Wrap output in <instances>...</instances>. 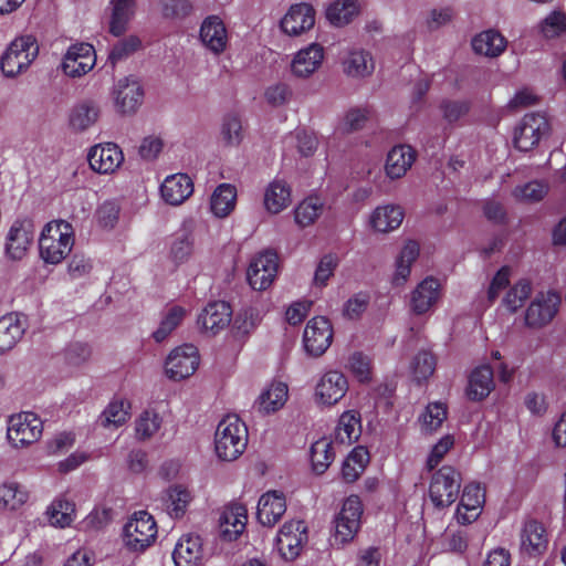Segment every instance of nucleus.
I'll list each match as a JSON object with an SVG mask.
<instances>
[{"instance_id":"obj_22","label":"nucleus","mask_w":566,"mask_h":566,"mask_svg":"<svg viewBox=\"0 0 566 566\" xmlns=\"http://www.w3.org/2000/svg\"><path fill=\"white\" fill-rule=\"evenodd\" d=\"M201 44L212 54H222L229 44V33L223 20L216 14L203 19L199 30Z\"/></svg>"},{"instance_id":"obj_34","label":"nucleus","mask_w":566,"mask_h":566,"mask_svg":"<svg viewBox=\"0 0 566 566\" xmlns=\"http://www.w3.org/2000/svg\"><path fill=\"white\" fill-rule=\"evenodd\" d=\"M195 222L191 219L185 220L179 231L175 234L169 250L171 260L181 264L189 260L193 251Z\"/></svg>"},{"instance_id":"obj_12","label":"nucleus","mask_w":566,"mask_h":566,"mask_svg":"<svg viewBox=\"0 0 566 566\" xmlns=\"http://www.w3.org/2000/svg\"><path fill=\"white\" fill-rule=\"evenodd\" d=\"M347 377L338 370H327L317 380L314 388V401L319 407H333L347 394Z\"/></svg>"},{"instance_id":"obj_42","label":"nucleus","mask_w":566,"mask_h":566,"mask_svg":"<svg viewBox=\"0 0 566 566\" xmlns=\"http://www.w3.org/2000/svg\"><path fill=\"white\" fill-rule=\"evenodd\" d=\"M262 322L261 311L256 307L249 306L240 310L231 325V333L238 340H247L258 328Z\"/></svg>"},{"instance_id":"obj_17","label":"nucleus","mask_w":566,"mask_h":566,"mask_svg":"<svg viewBox=\"0 0 566 566\" xmlns=\"http://www.w3.org/2000/svg\"><path fill=\"white\" fill-rule=\"evenodd\" d=\"M325 49L322 44L313 42L297 50L291 60V74L297 80L312 77L323 65Z\"/></svg>"},{"instance_id":"obj_56","label":"nucleus","mask_w":566,"mask_h":566,"mask_svg":"<svg viewBox=\"0 0 566 566\" xmlns=\"http://www.w3.org/2000/svg\"><path fill=\"white\" fill-rule=\"evenodd\" d=\"M221 142L227 147H238L243 140L241 119L234 114L223 117L220 128Z\"/></svg>"},{"instance_id":"obj_49","label":"nucleus","mask_w":566,"mask_h":566,"mask_svg":"<svg viewBox=\"0 0 566 566\" xmlns=\"http://www.w3.org/2000/svg\"><path fill=\"white\" fill-rule=\"evenodd\" d=\"M130 403L124 399L112 400L98 417V423L106 429L118 428L129 418Z\"/></svg>"},{"instance_id":"obj_21","label":"nucleus","mask_w":566,"mask_h":566,"mask_svg":"<svg viewBox=\"0 0 566 566\" xmlns=\"http://www.w3.org/2000/svg\"><path fill=\"white\" fill-rule=\"evenodd\" d=\"M440 297L441 284L439 280L428 276L410 292L409 310L415 315H424L433 310Z\"/></svg>"},{"instance_id":"obj_10","label":"nucleus","mask_w":566,"mask_h":566,"mask_svg":"<svg viewBox=\"0 0 566 566\" xmlns=\"http://www.w3.org/2000/svg\"><path fill=\"white\" fill-rule=\"evenodd\" d=\"M316 21V11L308 2L291 4L280 19V31L289 38H300L310 32Z\"/></svg>"},{"instance_id":"obj_38","label":"nucleus","mask_w":566,"mask_h":566,"mask_svg":"<svg viewBox=\"0 0 566 566\" xmlns=\"http://www.w3.org/2000/svg\"><path fill=\"white\" fill-rule=\"evenodd\" d=\"M109 11V32L113 35H122L135 15V0H111Z\"/></svg>"},{"instance_id":"obj_41","label":"nucleus","mask_w":566,"mask_h":566,"mask_svg":"<svg viewBox=\"0 0 566 566\" xmlns=\"http://www.w3.org/2000/svg\"><path fill=\"white\" fill-rule=\"evenodd\" d=\"M493 389V370L489 365H482L472 370L467 389V395L471 400H483Z\"/></svg>"},{"instance_id":"obj_19","label":"nucleus","mask_w":566,"mask_h":566,"mask_svg":"<svg viewBox=\"0 0 566 566\" xmlns=\"http://www.w3.org/2000/svg\"><path fill=\"white\" fill-rule=\"evenodd\" d=\"M90 168L99 175L115 174L124 163V153L115 143L94 145L87 153Z\"/></svg>"},{"instance_id":"obj_13","label":"nucleus","mask_w":566,"mask_h":566,"mask_svg":"<svg viewBox=\"0 0 566 566\" xmlns=\"http://www.w3.org/2000/svg\"><path fill=\"white\" fill-rule=\"evenodd\" d=\"M548 130L549 124L544 115L526 114L514 130V145L521 151H528L538 145Z\"/></svg>"},{"instance_id":"obj_57","label":"nucleus","mask_w":566,"mask_h":566,"mask_svg":"<svg viewBox=\"0 0 566 566\" xmlns=\"http://www.w3.org/2000/svg\"><path fill=\"white\" fill-rule=\"evenodd\" d=\"M447 407L442 402H431L427 406L420 416L421 430L426 433H432L438 430L447 419Z\"/></svg>"},{"instance_id":"obj_2","label":"nucleus","mask_w":566,"mask_h":566,"mask_svg":"<svg viewBox=\"0 0 566 566\" xmlns=\"http://www.w3.org/2000/svg\"><path fill=\"white\" fill-rule=\"evenodd\" d=\"M248 446V428L237 415H228L214 432V451L222 461H234Z\"/></svg>"},{"instance_id":"obj_35","label":"nucleus","mask_w":566,"mask_h":566,"mask_svg":"<svg viewBox=\"0 0 566 566\" xmlns=\"http://www.w3.org/2000/svg\"><path fill=\"white\" fill-rule=\"evenodd\" d=\"M25 332L24 318L10 313L0 317V354L11 350L22 338Z\"/></svg>"},{"instance_id":"obj_32","label":"nucleus","mask_w":566,"mask_h":566,"mask_svg":"<svg viewBox=\"0 0 566 566\" xmlns=\"http://www.w3.org/2000/svg\"><path fill=\"white\" fill-rule=\"evenodd\" d=\"M344 73L352 78L369 77L375 71V61L369 51L352 49L342 61Z\"/></svg>"},{"instance_id":"obj_24","label":"nucleus","mask_w":566,"mask_h":566,"mask_svg":"<svg viewBox=\"0 0 566 566\" xmlns=\"http://www.w3.org/2000/svg\"><path fill=\"white\" fill-rule=\"evenodd\" d=\"M484 497V492L479 484L465 485L454 514L458 523L465 525L474 522L481 514Z\"/></svg>"},{"instance_id":"obj_14","label":"nucleus","mask_w":566,"mask_h":566,"mask_svg":"<svg viewBox=\"0 0 566 566\" xmlns=\"http://www.w3.org/2000/svg\"><path fill=\"white\" fill-rule=\"evenodd\" d=\"M144 95L143 85L135 76L119 78L112 90L114 106L123 115L136 113L143 104Z\"/></svg>"},{"instance_id":"obj_36","label":"nucleus","mask_w":566,"mask_h":566,"mask_svg":"<svg viewBox=\"0 0 566 566\" xmlns=\"http://www.w3.org/2000/svg\"><path fill=\"white\" fill-rule=\"evenodd\" d=\"M420 248L416 241H407L395 260V271L391 282L395 286H402L411 274L412 264L419 256Z\"/></svg>"},{"instance_id":"obj_23","label":"nucleus","mask_w":566,"mask_h":566,"mask_svg":"<svg viewBox=\"0 0 566 566\" xmlns=\"http://www.w3.org/2000/svg\"><path fill=\"white\" fill-rule=\"evenodd\" d=\"M232 310L224 301L209 303L198 316V325L202 331L216 335L229 326Z\"/></svg>"},{"instance_id":"obj_16","label":"nucleus","mask_w":566,"mask_h":566,"mask_svg":"<svg viewBox=\"0 0 566 566\" xmlns=\"http://www.w3.org/2000/svg\"><path fill=\"white\" fill-rule=\"evenodd\" d=\"M277 255L272 251H264L255 255L248 268L247 279L255 291L269 289L277 274Z\"/></svg>"},{"instance_id":"obj_46","label":"nucleus","mask_w":566,"mask_h":566,"mask_svg":"<svg viewBox=\"0 0 566 566\" xmlns=\"http://www.w3.org/2000/svg\"><path fill=\"white\" fill-rule=\"evenodd\" d=\"M358 13L357 0H334L327 6L325 17L332 25L340 28L350 23Z\"/></svg>"},{"instance_id":"obj_60","label":"nucleus","mask_w":566,"mask_h":566,"mask_svg":"<svg viewBox=\"0 0 566 566\" xmlns=\"http://www.w3.org/2000/svg\"><path fill=\"white\" fill-rule=\"evenodd\" d=\"M531 293V283L527 280H520L507 291L503 298V304L509 311L516 312L523 306Z\"/></svg>"},{"instance_id":"obj_55","label":"nucleus","mask_w":566,"mask_h":566,"mask_svg":"<svg viewBox=\"0 0 566 566\" xmlns=\"http://www.w3.org/2000/svg\"><path fill=\"white\" fill-rule=\"evenodd\" d=\"M537 31L547 40L562 36L566 33V12L560 9L552 10L539 21Z\"/></svg>"},{"instance_id":"obj_15","label":"nucleus","mask_w":566,"mask_h":566,"mask_svg":"<svg viewBox=\"0 0 566 566\" xmlns=\"http://www.w3.org/2000/svg\"><path fill=\"white\" fill-rule=\"evenodd\" d=\"M560 296L554 291H543L535 295L525 312V324L531 328H542L549 324L558 312Z\"/></svg>"},{"instance_id":"obj_52","label":"nucleus","mask_w":566,"mask_h":566,"mask_svg":"<svg viewBox=\"0 0 566 566\" xmlns=\"http://www.w3.org/2000/svg\"><path fill=\"white\" fill-rule=\"evenodd\" d=\"M324 202L316 196H311L301 201L294 209V220L301 228L313 224L323 213Z\"/></svg>"},{"instance_id":"obj_39","label":"nucleus","mask_w":566,"mask_h":566,"mask_svg":"<svg viewBox=\"0 0 566 566\" xmlns=\"http://www.w3.org/2000/svg\"><path fill=\"white\" fill-rule=\"evenodd\" d=\"M506 44L505 38L493 29L478 33L471 41L474 53L486 57L500 56L505 51Z\"/></svg>"},{"instance_id":"obj_6","label":"nucleus","mask_w":566,"mask_h":566,"mask_svg":"<svg viewBox=\"0 0 566 566\" xmlns=\"http://www.w3.org/2000/svg\"><path fill=\"white\" fill-rule=\"evenodd\" d=\"M461 474L453 467L443 465L433 473L429 486V497L438 509L449 507L460 493Z\"/></svg>"},{"instance_id":"obj_30","label":"nucleus","mask_w":566,"mask_h":566,"mask_svg":"<svg viewBox=\"0 0 566 566\" xmlns=\"http://www.w3.org/2000/svg\"><path fill=\"white\" fill-rule=\"evenodd\" d=\"M416 160V151L409 145H396L387 154L385 174L391 179L402 178Z\"/></svg>"},{"instance_id":"obj_40","label":"nucleus","mask_w":566,"mask_h":566,"mask_svg":"<svg viewBox=\"0 0 566 566\" xmlns=\"http://www.w3.org/2000/svg\"><path fill=\"white\" fill-rule=\"evenodd\" d=\"M237 188L231 184H220L211 193L210 211L219 219L227 218L237 206Z\"/></svg>"},{"instance_id":"obj_62","label":"nucleus","mask_w":566,"mask_h":566,"mask_svg":"<svg viewBox=\"0 0 566 566\" xmlns=\"http://www.w3.org/2000/svg\"><path fill=\"white\" fill-rule=\"evenodd\" d=\"M263 97L271 107H283L291 102L293 90L287 83L276 82L264 90Z\"/></svg>"},{"instance_id":"obj_18","label":"nucleus","mask_w":566,"mask_h":566,"mask_svg":"<svg viewBox=\"0 0 566 566\" xmlns=\"http://www.w3.org/2000/svg\"><path fill=\"white\" fill-rule=\"evenodd\" d=\"M96 64V53L88 43H76L65 52L61 69L69 77H81L91 72Z\"/></svg>"},{"instance_id":"obj_11","label":"nucleus","mask_w":566,"mask_h":566,"mask_svg":"<svg viewBox=\"0 0 566 566\" xmlns=\"http://www.w3.org/2000/svg\"><path fill=\"white\" fill-rule=\"evenodd\" d=\"M307 526L303 521L285 522L280 528L275 545L281 557L286 562L296 559L307 543Z\"/></svg>"},{"instance_id":"obj_3","label":"nucleus","mask_w":566,"mask_h":566,"mask_svg":"<svg viewBox=\"0 0 566 566\" xmlns=\"http://www.w3.org/2000/svg\"><path fill=\"white\" fill-rule=\"evenodd\" d=\"M39 53V45L32 35L15 38L1 57V70L4 76L15 77L27 71Z\"/></svg>"},{"instance_id":"obj_28","label":"nucleus","mask_w":566,"mask_h":566,"mask_svg":"<svg viewBox=\"0 0 566 566\" xmlns=\"http://www.w3.org/2000/svg\"><path fill=\"white\" fill-rule=\"evenodd\" d=\"M405 218L402 208L387 203L376 207L369 214L368 224L374 232L389 233L397 230Z\"/></svg>"},{"instance_id":"obj_58","label":"nucleus","mask_w":566,"mask_h":566,"mask_svg":"<svg viewBox=\"0 0 566 566\" xmlns=\"http://www.w3.org/2000/svg\"><path fill=\"white\" fill-rule=\"evenodd\" d=\"M436 358L427 350L419 352L410 363V371L416 381H426L436 370Z\"/></svg>"},{"instance_id":"obj_63","label":"nucleus","mask_w":566,"mask_h":566,"mask_svg":"<svg viewBox=\"0 0 566 566\" xmlns=\"http://www.w3.org/2000/svg\"><path fill=\"white\" fill-rule=\"evenodd\" d=\"M369 302L370 296L367 292H358L343 304L342 314L347 319L357 321L366 312Z\"/></svg>"},{"instance_id":"obj_43","label":"nucleus","mask_w":566,"mask_h":566,"mask_svg":"<svg viewBox=\"0 0 566 566\" xmlns=\"http://www.w3.org/2000/svg\"><path fill=\"white\" fill-rule=\"evenodd\" d=\"M361 433L360 416L355 410L344 411L334 431V441L340 444H352Z\"/></svg>"},{"instance_id":"obj_29","label":"nucleus","mask_w":566,"mask_h":566,"mask_svg":"<svg viewBox=\"0 0 566 566\" xmlns=\"http://www.w3.org/2000/svg\"><path fill=\"white\" fill-rule=\"evenodd\" d=\"M172 558L176 566H199L203 559V545L199 535L185 534L175 545Z\"/></svg>"},{"instance_id":"obj_27","label":"nucleus","mask_w":566,"mask_h":566,"mask_svg":"<svg viewBox=\"0 0 566 566\" xmlns=\"http://www.w3.org/2000/svg\"><path fill=\"white\" fill-rule=\"evenodd\" d=\"M193 192V182L186 174L167 176L160 185L163 200L170 206L184 203Z\"/></svg>"},{"instance_id":"obj_47","label":"nucleus","mask_w":566,"mask_h":566,"mask_svg":"<svg viewBox=\"0 0 566 566\" xmlns=\"http://www.w3.org/2000/svg\"><path fill=\"white\" fill-rule=\"evenodd\" d=\"M28 499V491L19 483L13 481L0 483V512L18 511Z\"/></svg>"},{"instance_id":"obj_59","label":"nucleus","mask_w":566,"mask_h":566,"mask_svg":"<svg viewBox=\"0 0 566 566\" xmlns=\"http://www.w3.org/2000/svg\"><path fill=\"white\" fill-rule=\"evenodd\" d=\"M370 116L367 107L349 108L338 123L337 129L344 134H349L361 129Z\"/></svg>"},{"instance_id":"obj_26","label":"nucleus","mask_w":566,"mask_h":566,"mask_svg":"<svg viewBox=\"0 0 566 566\" xmlns=\"http://www.w3.org/2000/svg\"><path fill=\"white\" fill-rule=\"evenodd\" d=\"M248 521L247 509L240 503L224 507L219 517L220 536L224 541L237 539L245 530Z\"/></svg>"},{"instance_id":"obj_51","label":"nucleus","mask_w":566,"mask_h":566,"mask_svg":"<svg viewBox=\"0 0 566 566\" xmlns=\"http://www.w3.org/2000/svg\"><path fill=\"white\" fill-rule=\"evenodd\" d=\"M163 424V417L155 409L142 411L135 419V436L139 441L150 440Z\"/></svg>"},{"instance_id":"obj_31","label":"nucleus","mask_w":566,"mask_h":566,"mask_svg":"<svg viewBox=\"0 0 566 566\" xmlns=\"http://www.w3.org/2000/svg\"><path fill=\"white\" fill-rule=\"evenodd\" d=\"M292 203L291 186L283 179H274L264 188L263 206L270 214H279Z\"/></svg>"},{"instance_id":"obj_48","label":"nucleus","mask_w":566,"mask_h":566,"mask_svg":"<svg viewBox=\"0 0 566 566\" xmlns=\"http://www.w3.org/2000/svg\"><path fill=\"white\" fill-rule=\"evenodd\" d=\"M46 515L53 526H70L75 518V505L64 495H60L48 506Z\"/></svg>"},{"instance_id":"obj_5","label":"nucleus","mask_w":566,"mask_h":566,"mask_svg":"<svg viewBox=\"0 0 566 566\" xmlns=\"http://www.w3.org/2000/svg\"><path fill=\"white\" fill-rule=\"evenodd\" d=\"M157 524L153 515L146 511L135 512L124 526L123 541L134 552H143L157 537Z\"/></svg>"},{"instance_id":"obj_53","label":"nucleus","mask_w":566,"mask_h":566,"mask_svg":"<svg viewBox=\"0 0 566 566\" xmlns=\"http://www.w3.org/2000/svg\"><path fill=\"white\" fill-rule=\"evenodd\" d=\"M187 310L179 305H172L166 310L158 328L153 333L156 343H161L181 324L187 315Z\"/></svg>"},{"instance_id":"obj_20","label":"nucleus","mask_w":566,"mask_h":566,"mask_svg":"<svg viewBox=\"0 0 566 566\" xmlns=\"http://www.w3.org/2000/svg\"><path fill=\"white\" fill-rule=\"evenodd\" d=\"M333 340V327L324 316L310 319L303 333V344L307 354L318 357L323 355Z\"/></svg>"},{"instance_id":"obj_44","label":"nucleus","mask_w":566,"mask_h":566,"mask_svg":"<svg viewBox=\"0 0 566 566\" xmlns=\"http://www.w3.org/2000/svg\"><path fill=\"white\" fill-rule=\"evenodd\" d=\"M521 547L530 555H538L546 549L547 536L541 523L532 520L524 524L521 533Z\"/></svg>"},{"instance_id":"obj_25","label":"nucleus","mask_w":566,"mask_h":566,"mask_svg":"<svg viewBox=\"0 0 566 566\" xmlns=\"http://www.w3.org/2000/svg\"><path fill=\"white\" fill-rule=\"evenodd\" d=\"M286 512V499L281 491H268L262 494L258 502L256 517L264 525L272 527Z\"/></svg>"},{"instance_id":"obj_61","label":"nucleus","mask_w":566,"mask_h":566,"mask_svg":"<svg viewBox=\"0 0 566 566\" xmlns=\"http://www.w3.org/2000/svg\"><path fill=\"white\" fill-rule=\"evenodd\" d=\"M286 145L295 146L303 157L312 156L318 145L317 137L313 132L298 129L285 139Z\"/></svg>"},{"instance_id":"obj_54","label":"nucleus","mask_w":566,"mask_h":566,"mask_svg":"<svg viewBox=\"0 0 566 566\" xmlns=\"http://www.w3.org/2000/svg\"><path fill=\"white\" fill-rule=\"evenodd\" d=\"M335 458L333 451V441L327 438H321L311 447V462L314 472L324 473Z\"/></svg>"},{"instance_id":"obj_50","label":"nucleus","mask_w":566,"mask_h":566,"mask_svg":"<svg viewBox=\"0 0 566 566\" xmlns=\"http://www.w3.org/2000/svg\"><path fill=\"white\" fill-rule=\"evenodd\" d=\"M369 462V452L365 447L358 446L353 449L343 462L342 476L348 482H355L364 472Z\"/></svg>"},{"instance_id":"obj_4","label":"nucleus","mask_w":566,"mask_h":566,"mask_svg":"<svg viewBox=\"0 0 566 566\" xmlns=\"http://www.w3.org/2000/svg\"><path fill=\"white\" fill-rule=\"evenodd\" d=\"M363 512V503L358 495L352 494L344 500L333 521V545L344 546L355 538L360 528Z\"/></svg>"},{"instance_id":"obj_8","label":"nucleus","mask_w":566,"mask_h":566,"mask_svg":"<svg viewBox=\"0 0 566 566\" xmlns=\"http://www.w3.org/2000/svg\"><path fill=\"white\" fill-rule=\"evenodd\" d=\"M200 365V355L191 344H185L174 348L167 356L164 365L165 375L180 381L192 376Z\"/></svg>"},{"instance_id":"obj_37","label":"nucleus","mask_w":566,"mask_h":566,"mask_svg":"<svg viewBox=\"0 0 566 566\" xmlns=\"http://www.w3.org/2000/svg\"><path fill=\"white\" fill-rule=\"evenodd\" d=\"M99 114V105L95 101L83 99L72 107L69 116L70 126L75 132H85L97 123Z\"/></svg>"},{"instance_id":"obj_33","label":"nucleus","mask_w":566,"mask_h":566,"mask_svg":"<svg viewBox=\"0 0 566 566\" xmlns=\"http://www.w3.org/2000/svg\"><path fill=\"white\" fill-rule=\"evenodd\" d=\"M289 387L283 381H272L259 395L255 407L259 412L270 415L276 412L286 403Z\"/></svg>"},{"instance_id":"obj_64","label":"nucleus","mask_w":566,"mask_h":566,"mask_svg":"<svg viewBox=\"0 0 566 566\" xmlns=\"http://www.w3.org/2000/svg\"><path fill=\"white\" fill-rule=\"evenodd\" d=\"M548 191V186L541 181H531L515 187L513 197L520 201L534 202L542 200Z\"/></svg>"},{"instance_id":"obj_9","label":"nucleus","mask_w":566,"mask_h":566,"mask_svg":"<svg viewBox=\"0 0 566 566\" xmlns=\"http://www.w3.org/2000/svg\"><path fill=\"white\" fill-rule=\"evenodd\" d=\"M34 239V227L30 220H15L9 228L3 243L4 258L10 262L22 261Z\"/></svg>"},{"instance_id":"obj_45","label":"nucleus","mask_w":566,"mask_h":566,"mask_svg":"<svg viewBox=\"0 0 566 566\" xmlns=\"http://www.w3.org/2000/svg\"><path fill=\"white\" fill-rule=\"evenodd\" d=\"M191 500L190 491L180 484L168 488L163 495L165 510L175 518L184 516Z\"/></svg>"},{"instance_id":"obj_1","label":"nucleus","mask_w":566,"mask_h":566,"mask_svg":"<svg viewBox=\"0 0 566 566\" xmlns=\"http://www.w3.org/2000/svg\"><path fill=\"white\" fill-rule=\"evenodd\" d=\"M74 242V229L71 223L64 220L50 221L39 237V255L45 264H60L71 253Z\"/></svg>"},{"instance_id":"obj_7","label":"nucleus","mask_w":566,"mask_h":566,"mask_svg":"<svg viewBox=\"0 0 566 566\" xmlns=\"http://www.w3.org/2000/svg\"><path fill=\"white\" fill-rule=\"evenodd\" d=\"M42 431V420L33 412H20L8 419L7 439L15 449L36 442L41 438Z\"/></svg>"}]
</instances>
